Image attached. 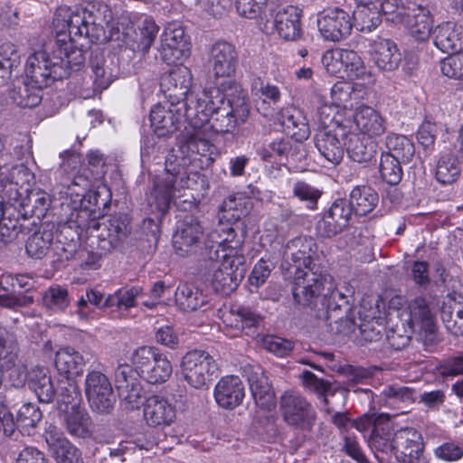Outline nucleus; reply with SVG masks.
Returning a JSON list of instances; mask_svg holds the SVG:
<instances>
[{
	"instance_id": "58",
	"label": "nucleus",
	"mask_w": 463,
	"mask_h": 463,
	"mask_svg": "<svg viewBox=\"0 0 463 463\" xmlns=\"http://www.w3.org/2000/svg\"><path fill=\"white\" fill-rule=\"evenodd\" d=\"M440 71L448 78L463 80V52H455L440 61Z\"/></svg>"
},
{
	"instance_id": "2",
	"label": "nucleus",
	"mask_w": 463,
	"mask_h": 463,
	"mask_svg": "<svg viewBox=\"0 0 463 463\" xmlns=\"http://www.w3.org/2000/svg\"><path fill=\"white\" fill-rule=\"evenodd\" d=\"M192 128L193 132L179 137L175 146L166 156L164 176H156L154 180V187L148 198L152 212L162 214L167 212L175 197V178L181 175L184 167L190 165L196 156L203 157L206 165L213 161V155L215 147L211 139L214 136L208 130H204L203 125Z\"/></svg>"
},
{
	"instance_id": "61",
	"label": "nucleus",
	"mask_w": 463,
	"mask_h": 463,
	"mask_svg": "<svg viewBox=\"0 0 463 463\" xmlns=\"http://www.w3.org/2000/svg\"><path fill=\"white\" fill-rule=\"evenodd\" d=\"M293 194L299 200L307 202L310 209H314L317 205L318 199L321 196V192L310 185L309 184L298 181L293 185Z\"/></svg>"
},
{
	"instance_id": "42",
	"label": "nucleus",
	"mask_w": 463,
	"mask_h": 463,
	"mask_svg": "<svg viewBox=\"0 0 463 463\" xmlns=\"http://www.w3.org/2000/svg\"><path fill=\"white\" fill-rule=\"evenodd\" d=\"M141 293L142 288L137 286L118 288L106 297L105 306H109V308L115 307L120 311H128L137 306V298Z\"/></svg>"
},
{
	"instance_id": "8",
	"label": "nucleus",
	"mask_w": 463,
	"mask_h": 463,
	"mask_svg": "<svg viewBox=\"0 0 463 463\" xmlns=\"http://www.w3.org/2000/svg\"><path fill=\"white\" fill-rule=\"evenodd\" d=\"M131 362L139 376L152 384L166 382L173 372L172 364L167 357L152 346H142L135 350Z\"/></svg>"
},
{
	"instance_id": "63",
	"label": "nucleus",
	"mask_w": 463,
	"mask_h": 463,
	"mask_svg": "<svg viewBox=\"0 0 463 463\" xmlns=\"http://www.w3.org/2000/svg\"><path fill=\"white\" fill-rule=\"evenodd\" d=\"M352 208L348 201L345 199L335 200L326 213L337 222L344 229L348 226L349 220L352 216Z\"/></svg>"
},
{
	"instance_id": "15",
	"label": "nucleus",
	"mask_w": 463,
	"mask_h": 463,
	"mask_svg": "<svg viewBox=\"0 0 463 463\" xmlns=\"http://www.w3.org/2000/svg\"><path fill=\"white\" fill-rule=\"evenodd\" d=\"M137 375V369L127 364H119L115 371L116 388L129 410L139 408L144 397Z\"/></svg>"
},
{
	"instance_id": "16",
	"label": "nucleus",
	"mask_w": 463,
	"mask_h": 463,
	"mask_svg": "<svg viewBox=\"0 0 463 463\" xmlns=\"http://www.w3.org/2000/svg\"><path fill=\"white\" fill-rule=\"evenodd\" d=\"M401 317L411 331L423 332L431 339L435 331L434 313L424 298L418 297L410 301L402 311Z\"/></svg>"
},
{
	"instance_id": "5",
	"label": "nucleus",
	"mask_w": 463,
	"mask_h": 463,
	"mask_svg": "<svg viewBox=\"0 0 463 463\" xmlns=\"http://www.w3.org/2000/svg\"><path fill=\"white\" fill-rule=\"evenodd\" d=\"M180 373L183 380L191 388L204 390L217 377L218 365L209 353L195 349L187 352L183 356Z\"/></svg>"
},
{
	"instance_id": "37",
	"label": "nucleus",
	"mask_w": 463,
	"mask_h": 463,
	"mask_svg": "<svg viewBox=\"0 0 463 463\" xmlns=\"http://www.w3.org/2000/svg\"><path fill=\"white\" fill-rule=\"evenodd\" d=\"M87 197L89 198V203H90L91 197L96 200V194H89L87 196L83 195L80 199V207L79 209L74 207L66 221V225L70 229H74L77 235H80V231L82 232L84 230L93 235V229L99 225V222L95 217H92V210L89 209L87 205H83Z\"/></svg>"
},
{
	"instance_id": "28",
	"label": "nucleus",
	"mask_w": 463,
	"mask_h": 463,
	"mask_svg": "<svg viewBox=\"0 0 463 463\" xmlns=\"http://www.w3.org/2000/svg\"><path fill=\"white\" fill-rule=\"evenodd\" d=\"M191 86V73L186 67H177L161 77L160 87L162 91L174 101L187 95Z\"/></svg>"
},
{
	"instance_id": "48",
	"label": "nucleus",
	"mask_w": 463,
	"mask_h": 463,
	"mask_svg": "<svg viewBox=\"0 0 463 463\" xmlns=\"http://www.w3.org/2000/svg\"><path fill=\"white\" fill-rule=\"evenodd\" d=\"M52 241L53 234L52 232H36L26 241V252L32 258L42 259L47 254Z\"/></svg>"
},
{
	"instance_id": "26",
	"label": "nucleus",
	"mask_w": 463,
	"mask_h": 463,
	"mask_svg": "<svg viewBox=\"0 0 463 463\" xmlns=\"http://www.w3.org/2000/svg\"><path fill=\"white\" fill-rule=\"evenodd\" d=\"M373 63L383 71L397 70L402 61V53L396 43L390 39L376 38L371 44Z\"/></svg>"
},
{
	"instance_id": "17",
	"label": "nucleus",
	"mask_w": 463,
	"mask_h": 463,
	"mask_svg": "<svg viewBox=\"0 0 463 463\" xmlns=\"http://www.w3.org/2000/svg\"><path fill=\"white\" fill-rule=\"evenodd\" d=\"M203 229L200 222L192 215L185 216L177 224L173 236V246L181 257L187 256L196 250L201 243Z\"/></svg>"
},
{
	"instance_id": "41",
	"label": "nucleus",
	"mask_w": 463,
	"mask_h": 463,
	"mask_svg": "<svg viewBox=\"0 0 463 463\" xmlns=\"http://www.w3.org/2000/svg\"><path fill=\"white\" fill-rule=\"evenodd\" d=\"M351 16L353 26L362 33H371L382 23L378 5H358Z\"/></svg>"
},
{
	"instance_id": "35",
	"label": "nucleus",
	"mask_w": 463,
	"mask_h": 463,
	"mask_svg": "<svg viewBox=\"0 0 463 463\" xmlns=\"http://www.w3.org/2000/svg\"><path fill=\"white\" fill-rule=\"evenodd\" d=\"M28 384L41 402L49 403L56 395V388L47 368L40 366L33 368L29 373Z\"/></svg>"
},
{
	"instance_id": "27",
	"label": "nucleus",
	"mask_w": 463,
	"mask_h": 463,
	"mask_svg": "<svg viewBox=\"0 0 463 463\" xmlns=\"http://www.w3.org/2000/svg\"><path fill=\"white\" fill-rule=\"evenodd\" d=\"M435 46L443 52L463 51V27L453 22H446L432 31Z\"/></svg>"
},
{
	"instance_id": "29",
	"label": "nucleus",
	"mask_w": 463,
	"mask_h": 463,
	"mask_svg": "<svg viewBox=\"0 0 463 463\" xmlns=\"http://www.w3.org/2000/svg\"><path fill=\"white\" fill-rule=\"evenodd\" d=\"M445 327L454 335H463V295L448 294L441 307Z\"/></svg>"
},
{
	"instance_id": "39",
	"label": "nucleus",
	"mask_w": 463,
	"mask_h": 463,
	"mask_svg": "<svg viewBox=\"0 0 463 463\" xmlns=\"http://www.w3.org/2000/svg\"><path fill=\"white\" fill-rule=\"evenodd\" d=\"M379 196L371 187L362 185L355 186L350 194V206L357 215L370 213L377 205Z\"/></svg>"
},
{
	"instance_id": "20",
	"label": "nucleus",
	"mask_w": 463,
	"mask_h": 463,
	"mask_svg": "<svg viewBox=\"0 0 463 463\" xmlns=\"http://www.w3.org/2000/svg\"><path fill=\"white\" fill-rule=\"evenodd\" d=\"M209 63L215 79H230L235 73L237 52L227 42L215 43L210 52Z\"/></svg>"
},
{
	"instance_id": "40",
	"label": "nucleus",
	"mask_w": 463,
	"mask_h": 463,
	"mask_svg": "<svg viewBox=\"0 0 463 463\" xmlns=\"http://www.w3.org/2000/svg\"><path fill=\"white\" fill-rule=\"evenodd\" d=\"M387 151L383 154H389L391 156L408 164L415 155L413 143L405 136L390 133L385 137Z\"/></svg>"
},
{
	"instance_id": "18",
	"label": "nucleus",
	"mask_w": 463,
	"mask_h": 463,
	"mask_svg": "<svg viewBox=\"0 0 463 463\" xmlns=\"http://www.w3.org/2000/svg\"><path fill=\"white\" fill-rule=\"evenodd\" d=\"M161 59L167 64H175L189 55V46L184 31L174 25L165 29L158 48Z\"/></svg>"
},
{
	"instance_id": "56",
	"label": "nucleus",
	"mask_w": 463,
	"mask_h": 463,
	"mask_svg": "<svg viewBox=\"0 0 463 463\" xmlns=\"http://www.w3.org/2000/svg\"><path fill=\"white\" fill-rule=\"evenodd\" d=\"M394 453L402 452L409 447L423 445L420 433L413 428H404L393 435Z\"/></svg>"
},
{
	"instance_id": "23",
	"label": "nucleus",
	"mask_w": 463,
	"mask_h": 463,
	"mask_svg": "<svg viewBox=\"0 0 463 463\" xmlns=\"http://www.w3.org/2000/svg\"><path fill=\"white\" fill-rule=\"evenodd\" d=\"M245 389L238 376L222 377L215 385L214 399L218 405L226 410L238 407L243 401Z\"/></svg>"
},
{
	"instance_id": "9",
	"label": "nucleus",
	"mask_w": 463,
	"mask_h": 463,
	"mask_svg": "<svg viewBox=\"0 0 463 463\" xmlns=\"http://www.w3.org/2000/svg\"><path fill=\"white\" fill-rule=\"evenodd\" d=\"M316 252V243L311 238L297 237L289 241L284 250V260L290 266L295 267V281L292 288L294 295L298 284L306 280L308 271L321 273L319 268L313 262V255Z\"/></svg>"
},
{
	"instance_id": "52",
	"label": "nucleus",
	"mask_w": 463,
	"mask_h": 463,
	"mask_svg": "<svg viewBox=\"0 0 463 463\" xmlns=\"http://www.w3.org/2000/svg\"><path fill=\"white\" fill-rule=\"evenodd\" d=\"M383 396L388 400L392 405H402V410L407 409L414 402L415 391L407 386H401L398 384L387 386L383 391Z\"/></svg>"
},
{
	"instance_id": "33",
	"label": "nucleus",
	"mask_w": 463,
	"mask_h": 463,
	"mask_svg": "<svg viewBox=\"0 0 463 463\" xmlns=\"http://www.w3.org/2000/svg\"><path fill=\"white\" fill-rule=\"evenodd\" d=\"M55 367L64 377H77L83 373L86 360L71 346L60 348L55 354Z\"/></svg>"
},
{
	"instance_id": "3",
	"label": "nucleus",
	"mask_w": 463,
	"mask_h": 463,
	"mask_svg": "<svg viewBox=\"0 0 463 463\" xmlns=\"http://www.w3.org/2000/svg\"><path fill=\"white\" fill-rule=\"evenodd\" d=\"M306 280L298 284L294 292L295 301L302 306H308L320 295H323L325 303L328 310H343L346 319H351L347 315L351 310L350 298L352 290L344 286L337 288L335 285L333 278L326 273H313L308 271Z\"/></svg>"
},
{
	"instance_id": "51",
	"label": "nucleus",
	"mask_w": 463,
	"mask_h": 463,
	"mask_svg": "<svg viewBox=\"0 0 463 463\" xmlns=\"http://www.w3.org/2000/svg\"><path fill=\"white\" fill-rule=\"evenodd\" d=\"M43 304L49 309L63 311L70 305L67 288L59 285L48 288L43 294Z\"/></svg>"
},
{
	"instance_id": "54",
	"label": "nucleus",
	"mask_w": 463,
	"mask_h": 463,
	"mask_svg": "<svg viewBox=\"0 0 463 463\" xmlns=\"http://www.w3.org/2000/svg\"><path fill=\"white\" fill-rule=\"evenodd\" d=\"M354 86L345 81L335 83L331 89L332 104L336 108L353 109L354 108Z\"/></svg>"
},
{
	"instance_id": "7",
	"label": "nucleus",
	"mask_w": 463,
	"mask_h": 463,
	"mask_svg": "<svg viewBox=\"0 0 463 463\" xmlns=\"http://www.w3.org/2000/svg\"><path fill=\"white\" fill-rule=\"evenodd\" d=\"M284 421L303 434L310 433L317 422V411L312 404L295 392H286L279 399Z\"/></svg>"
},
{
	"instance_id": "24",
	"label": "nucleus",
	"mask_w": 463,
	"mask_h": 463,
	"mask_svg": "<svg viewBox=\"0 0 463 463\" xmlns=\"http://www.w3.org/2000/svg\"><path fill=\"white\" fill-rule=\"evenodd\" d=\"M176 417L175 406L159 395L148 397L144 404V419L149 426H168Z\"/></svg>"
},
{
	"instance_id": "31",
	"label": "nucleus",
	"mask_w": 463,
	"mask_h": 463,
	"mask_svg": "<svg viewBox=\"0 0 463 463\" xmlns=\"http://www.w3.org/2000/svg\"><path fill=\"white\" fill-rule=\"evenodd\" d=\"M248 381L256 403L264 410H271L275 406V393L264 370L256 368L250 373Z\"/></svg>"
},
{
	"instance_id": "12",
	"label": "nucleus",
	"mask_w": 463,
	"mask_h": 463,
	"mask_svg": "<svg viewBox=\"0 0 463 463\" xmlns=\"http://www.w3.org/2000/svg\"><path fill=\"white\" fill-rule=\"evenodd\" d=\"M347 137L346 128L334 123L320 128L315 137L316 147L321 156L333 165H338L344 156V139Z\"/></svg>"
},
{
	"instance_id": "43",
	"label": "nucleus",
	"mask_w": 463,
	"mask_h": 463,
	"mask_svg": "<svg viewBox=\"0 0 463 463\" xmlns=\"http://www.w3.org/2000/svg\"><path fill=\"white\" fill-rule=\"evenodd\" d=\"M345 145L349 157L357 163L369 162L375 154L374 144L357 134H350Z\"/></svg>"
},
{
	"instance_id": "38",
	"label": "nucleus",
	"mask_w": 463,
	"mask_h": 463,
	"mask_svg": "<svg viewBox=\"0 0 463 463\" xmlns=\"http://www.w3.org/2000/svg\"><path fill=\"white\" fill-rule=\"evenodd\" d=\"M175 300L179 309L184 312H192L206 303V297L194 285L183 283L175 290Z\"/></svg>"
},
{
	"instance_id": "46",
	"label": "nucleus",
	"mask_w": 463,
	"mask_h": 463,
	"mask_svg": "<svg viewBox=\"0 0 463 463\" xmlns=\"http://www.w3.org/2000/svg\"><path fill=\"white\" fill-rule=\"evenodd\" d=\"M460 174L458 157L451 154H444L438 161L436 166V178L441 184H451L457 180Z\"/></svg>"
},
{
	"instance_id": "21",
	"label": "nucleus",
	"mask_w": 463,
	"mask_h": 463,
	"mask_svg": "<svg viewBox=\"0 0 463 463\" xmlns=\"http://www.w3.org/2000/svg\"><path fill=\"white\" fill-rule=\"evenodd\" d=\"M301 16L302 11L297 6L281 7L274 14V28L281 38L287 41H297L302 35Z\"/></svg>"
},
{
	"instance_id": "34",
	"label": "nucleus",
	"mask_w": 463,
	"mask_h": 463,
	"mask_svg": "<svg viewBox=\"0 0 463 463\" xmlns=\"http://www.w3.org/2000/svg\"><path fill=\"white\" fill-rule=\"evenodd\" d=\"M281 123L287 133L298 142L308 138L310 128L304 111L291 106L282 109Z\"/></svg>"
},
{
	"instance_id": "6",
	"label": "nucleus",
	"mask_w": 463,
	"mask_h": 463,
	"mask_svg": "<svg viewBox=\"0 0 463 463\" xmlns=\"http://www.w3.org/2000/svg\"><path fill=\"white\" fill-rule=\"evenodd\" d=\"M232 98H228L227 105L219 109L209 121L203 123L204 130L213 136L217 133L232 132L238 125L246 121L250 109L246 99V93L235 86Z\"/></svg>"
},
{
	"instance_id": "44",
	"label": "nucleus",
	"mask_w": 463,
	"mask_h": 463,
	"mask_svg": "<svg viewBox=\"0 0 463 463\" xmlns=\"http://www.w3.org/2000/svg\"><path fill=\"white\" fill-rule=\"evenodd\" d=\"M343 71L352 80H368L373 76L361 56L354 51L344 49Z\"/></svg>"
},
{
	"instance_id": "36",
	"label": "nucleus",
	"mask_w": 463,
	"mask_h": 463,
	"mask_svg": "<svg viewBox=\"0 0 463 463\" xmlns=\"http://www.w3.org/2000/svg\"><path fill=\"white\" fill-rule=\"evenodd\" d=\"M432 24L430 11L420 5L411 10L405 21L410 34L418 42H425L429 39Z\"/></svg>"
},
{
	"instance_id": "47",
	"label": "nucleus",
	"mask_w": 463,
	"mask_h": 463,
	"mask_svg": "<svg viewBox=\"0 0 463 463\" xmlns=\"http://www.w3.org/2000/svg\"><path fill=\"white\" fill-rule=\"evenodd\" d=\"M90 68L94 78V85L102 90L113 81L112 70L106 65V60L101 52H95L90 60Z\"/></svg>"
},
{
	"instance_id": "32",
	"label": "nucleus",
	"mask_w": 463,
	"mask_h": 463,
	"mask_svg": "<svg viewBox=\"0 0 463 463\" xmlns=\"http://www.w3.org/2000/svg\"><path fill=\"white\" fill-rule=\"evenodd\" d=\"M67 431L74 437L87 439L94 432V423L85 409L72 405L63 415Z\"/></svg>"
},
{
	"instance_id": "53",
	"label": "nucleus",
	"mask_w": 463,
	"mask_h": 463,
	"mask_svg": "<svg viewBox=\"0 0 463 463\" xmlns=\"http://www.w3.org/2000/svg\"><path fill=\"white\" fill-rule=\"evenodd\" d=\"M402 164L403 162L391 156L389 154L382 153L380 161L382 178L391 185L398 184L402 177Z\"/></svg>"
},
{
	"instance_id": "4",
	"label": "nucleus",
	"mask_w": 463,
	"mask_h": 463,
	"mask_svg": "<svg viewBox=\"0 0 463 463\" xmlns=\"http://www.w3.org/2000/svg\"><path fill=\"white\" fill-rule=\"evenodd\" d=\"M235 86V82L229 80L222 83L221 88L205 89L195 98L192 94L186 96L184 116L191 128L202 126L226 106L225 99L227 97H233L232 92Z\"/></svg>"
},
{
	"instance_id": "1",
	"label": "nucleus",
	"mask_w": 463,
	"mask_h": 463,
	"mask_svg": "<svg viewBox=\"0 0 463 463\" xmlns=\"http://www.w3.org/2000/svg\"><path fill=\"white\" fill-rule=\"evenodd\" d=\"M111 12L107 5H89L71 8L66 5L57 8L53 17L56 33L52 56L44 51L33 52L27 59L25 73L39 89L47 87L53 80L70 75L79 70L85 56L78 47V40L89 39L91 43L107 39L104 24H108Z\"/></svg>"
},
{
	"instance_id": "13",
	"label": "nucleus",
	"mask_w": 463,
	"mask_h": 463,
	"mask_svg": "<svg viewBox=\"0 0 463 463\" xmlns=\"http://www.w3.org/2000/svg\"><path fill=\"white\" fill-rule=\"evenodd\" d=\"M317 27L325 40L339 42L350 35L352 16L343 9L328 8L319 13Z\"/></svg>"
},
{
	"instance_id": "25",
	"label": "nucleus",
	"mask_w": 463,
	"mask_h": 463,
	"mask_svg": "<svg viewBox=\"0 0 463 463\" xmlns=\"http://www.w3.org/2000/svg\"><path fill=\"white\" fill-rule=\"evenodd\" d=\"M354 122L357 130L370 138L382 136L386 131V119L373 108L361 105L355 109Z\"/></svg>"
},
{
	"instance_id": "50",
	"label": "nucleus",
	"mask_w": 463,
	"mask_h": 463,
	"mask_svg": "<svg viewBox=\"0 0 463 463\" xmlns=\"http://www.w3.org/2000/svg\"><path fill=\"white\" fill-rule=\"evenodd\" d=\"M158 30L159 27L155 22L145 20L138 28V32L136 33L132 48L143 53L147 52L158 33Z\"/></svg>"
},
{
	"instance_id": "55",
	"label": "nucleus",
	"mask_w": 463,
	"mask_h": 463,
	"mask_svg": "<svg viewBox=\"0 0 463 463\" xmlns=\"http://www.w3.org/2000/svg\"><path fill=\"white\" fill-rule=\"evenodd\" d=\"M43 418L39 407L33 403L24 404L17 412L15 427H20L23 430L30 432L31 429L36 427Z\"/></svg>"
},
{
	"instance_id": "60",
	"label": "nucleus",
	"mask_w": 463,
	"mask_h": 463,
	"mask_svg": "<svg viewBox=\"0 0 463 463\" xmlns=\"http://www.w3.org/2000/svg\"><path fill=\"white\" fill-rule=\"evenodd\" d=\"M344 49L334 48L327 50L322 56V64L330 75L337 76L343 72Z\"/></svg>"
},
{
	"instance_id": "19",
	"label": "nucleus",
	"mask_w": 463,
	"mask_h": 463,
	"mask_svg": "<svg viewBox=\"0 0 463 463\" xmlns=\"http://www.w3.org/2000/svg\"><path fill=\"white\" fill-rule=\"evenodd\" d=\"M184 102L174 101L169 107L156 105L150 112L151 126L158 137H165L174 133L183 118H185Z\"/></svg>"
},
{
	"instance_id": "57",
	"label": "nucleus",
	"mask_w": 463,
	"mask_h": 463,
	"mask_svg": "<svg viewBox=\"0 0 463 463\" xmlns=\"http://www.w3.org/2000/svg\"><path fill=\"white\" fill-rule=\"evenodd\" d=\"M222 232V222L219 221L216 228L207 234V239L205 241V254L207 258L212 261L218 262L222 257L220 253L222 250V243H220L219 241L223 239Z\"/></svg>"
},
{
	"instance_id": "14",
	"label": "nucleus",
	"mask_w": 463,
	"mask_h": 463,
	"mask_svg": "<svg viewBox=\"0 0 463 463\" xmlns=\"http://www.w3.org/2000/svg\"><path fill=\"white\" fill-rule=\"evenodd\" d=\"M131 232L130 222L127 215L115 216L99 222L93 229L98 238V247L104 252H109L126 239Z\"/></svg>"
},
{
	"instance_id": "11",
	"label": "nucleus",
	"mask_w": 463,
	"mask_h": 463,
	"mask_svg": "<svg viewBox=\"0 0 463 463\" xmlns=\"http://www.w3.org/2000/svg\"><path fill=\"white\" fill-rule=\"evenodd\" d=\"M85 393L93 411L108 413L112 410L115 402L112 385L101 372L93 370L87 373Z\"/></svg>"
},
{
	"instance_id": "10",
	"label": "nucleus",
	"mask_w": 463,
	"mask_h": 463,
	"mask_svg": "<svg viewBox=\"0 0 463 463\" xmlns=\"http://www.w3.org/2000/svg\"><path fill=\"white\" fill-rule=\"evenodd\" d=\"M220 259L212 276V284L216 291L227 295L235 290L244 278V259L230 253L222 254Z\"/></svg>"
},
{
	"instance_id": "59",
	"label": "nucleus",
	"mask_w": 463,
	"mask_h": 463,
	"mask_svg": "<svg viewBox=\"0 0 463 463\" xmlns=\"http://www.w3.org/2000/svg\"><path fill=\"white\" fill-rule=\"evenodd\" d=\"M379 11L386 16L387 20L393 23H403L405 15L409 14L402 0H383Z\"/></svg>"
},
{
	"instance_id": "30",
	"label": "nucleus",
	"mask_w": 463,
	"mask_h": 463,
	"mask_svg": "<svg viewBox=\"0 0 463 463\" xmlns=\"http://www.w3.org/2000/svg\"><path fill=\"white\" fill-rule=\"evenodd\" d=\"M17 352L18 347L14 335L5 328L0 326V385L3 381V372L10 370H12L13 373H18V385L24 383V373L15 368Z\"/></svg>"
},
{
	"instance_id": "22",
	"label": "nucleus",
	"mask_w": 463,
	"mask_h": 463,
	"mask_svg": "<svg viewBox=\"0 0 463 463\" xmlns=\"http://www.w3.org/2000/svg\"><path fill=\"white\" fill-rule=\"evenodd\" d=\"M45 440L57 463H82L80 450L55 426L45 431Z\"/></svg>"
},
{
	"instance_id": "45",
	"label": "nucleus",
	"mask_w": 463,
	"mask_h": 463,
	"mask_svg": "<svg viewBox=\"0 0 463 463\" xmlns=\"http://www.w3.org/2000/svg\"><path fill=\"white\" fill-rule=\"evenodd\" d=\"M12 88H7V92L11 99L20 107L33 108L41 102V97L35 91H32L22 80H14L12 82Z\"/></svg>"
},
{
	"instance_id": "49",
	"label": "nucleus",
	"mask_w": 463,
	"mask_h": 463,
	"mask_svg": "<svg viewBox=\"0 0 463 463\" xmlns=\"http://www.w3.org/2000/svg\"><path fill=\"white\" fill-rule=\"evenodd\" d=\"M247 213L248 209L244 200L230 195L222 203L219 220L225 222H237Z\"/></svg>"
},
{
	"instance_id": "64",
	"label": "nucleus",
	"mask_w": 463,
	"mask_h": 463,
	"mask_svg": "<svg viewBox=\"0 0 463 463\" xmlns=\"http://www.w3.org/2000/svg\"><path fill=\"white\" fill-rule=\"evenodd\" d=\"M75 377H64L60 380L56 388V394L64 403H70L79 399L80 392L74 379Z\"/></svg>"
},
{
	"instance_id": "62",
	"label": "nucleus",
	"mask_w": 463,
	"mask_h": 463,
	"mask_svg": "<svg viewBox=\"0 0 463 463\" xmlns=\"http://www.w3.org/2000/svg\"><path fill=\"white\" fill-rule=\"evenodd\" d=\"M263 347L278 356H287L293 349V342L276 335H266L262 339Z\"/></svg>"
}]
</instances>
